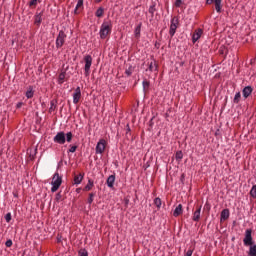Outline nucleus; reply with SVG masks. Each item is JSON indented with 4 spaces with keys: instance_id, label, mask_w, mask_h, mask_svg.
<instances>
[{
    "instance_id": "obj_1",
    "label": "nucleus",
    "mask_w": 256,
    "mask_h": 256,
    "mask_svg": "<svg viewBox=\"0 0 256 256\" xmlns=\"http://www.w3.org/2000/svg\"><path fill=\"white\" fill-rule=\"evenodd\" d=\"M65 141L67 143H71L73 141V133L68 132L65 135V132H58L54 137V143H58V145H65Z\"/></svg>"
},
{
    "instance_id": "obj_2",
    "label": "nucleus",
    "mask_w": 256,
    "mask_h": 256,
    "mask_svg": "<svg viewBox=\"0 0 256 256\" xmlns=\"http://www.w3.org/2000/svg\"><path fill=\"white\" fill-rule=\"evenodd\" d=\"M63 183V178L59 175V172H56L54 175H53V178H52V182H51V185H52V188H51V192L52 193H55L59 190V187H61V184Z\"/></svg>"
},
{
    "instance_id": "obj_3",
    "label": "nucleus",
    "mask_w": 256,
    "mask_h": 256,
    "mask_svg": "<svg viewBox=\"0 0 256 256\" xmlns=\"http://www.w3.org/2000/svg\"><path fill=\"white\" fill-rule=\"evenodd\" d=\"M113 24L111 22H104L100 27V38L107 39V35L111 33Z\"/></svg>"
},
{
    "instance_id": "obj_4",
    "label": "nucleus",
    "mask_w": 256,
    "mask_h": 256,
    "mask_svg": "<svg viewBox=\"0 0 256 256\" xmlns=\"http://www.w3.org/2000/svg\"><path fill=\"white\" fill-rule=\"evenodd\" d=\"M84 71H85V76L89 77L90 73H91V65H93V57L91 55H86L84 57Z\"/></svg>"
},
{
    "instance_id": "obj_5",
    "label": "nucleus",
    "mask_w": 256,
    "mask_h": 256,
    "mask_svg": "<svg viewBox=\"0 0 256 256\" xmlns=\"http://www.w3.org/2000/svg\"><path fill=\"white\" fill-rule=\"evenodd\" d=\"M65 39H67V34H65V31L60 30L56 38V49H61L65 45Z\"/></svg>"
},
{
    "instance_id": "obj_6",
    "label": "nucleus",
    "mask_w": 256,
    "mask_h": 256,
    "mask_svg": "<svg viewBox=\"0 0 256 256\" xmlns=\"http://www.w3.org/2000/svg\"><path fill=\"white\" fill-rule=\"evenodd\" d=\"M252 233H253V230L251 229H247L245 232L243 243L246 247L253 245V236L251 235Z\"/></svg>"
},
{
    "instance_id": "obj_7",
    "label": "nucleus",
    "mask_w": 256,
    "mask_h": 256,
    "mask_svg": "<svg viewBox=\"0 0 256 256\" xmlns=\"http://www.w3.org/2000/svg\"><path fill=\"white\" fill-rule=\"evenodd\" d=\"M105 147H107V141L100 139L96 145V154L103 155V153H105Z\"/></svg>"
},
{
    "instance_id": "obj_8",
    "label": "nucleus",
    "mask_w": 256,
    "mask_h": 256,
    "mask_svg": "<svg viewBox=\"0 0 256 256\" xmlns=\"http://www.w3.org/2000/svg\"><path fill=\"white\" fill-rule=\"evenodd\" d=\"M178 24H179V20L177 18H172L171 25H170V31H169V34L171 35V37H173V35H175V33L177 31Z\"/></svg>"
},
{
    "instance_id": "obj_9",
    "label": "nucleus",
    "mask_w": 256,
    "mask_h": 256,
    "mask_svg": "<svg viewBox=\"0 0 256 256\" xmlns=\"http://www.w3.org/2000/svg\"><path fill=\"white\" fill-rule=\"evenodd\" d=\"M203 35V29L199 28L195 30V32L192 35V43H197L199 39H201V36Z\"/></svg>"
},
{
    "instance_id": "obj_10",
    "label": "nucleus",
    "mask_w": 256,
    "mask_h": 256,
    "mask_svg": "<svg viewBox=\"0 0 256 256\" xmlns=\"http://www.w3.org/2000/svg\"><path fill=\"white\" fill-rule=\"evenodd\" d=\"M81 99V87H77L75 89V93L73 94V103L74 105H77Z\"/></svg>"
},
{
    "instance_id": "obj_11",
    "label": "nucleus",
    "mask_w": 256,
    "mask_h": 256,
    "mask_svg": "<svg viewBox=\"0 0 256 256\" xmlns=\"http://www.w3.org/2000/svg\"><path fill=\"white\" fill-rule=\"evenodd\" d=\"M223 0H206L207 5H211L212 3H215V9L217 13H221V2Z\"/></svg>"
},
{
    "instance_id": "obj_12",
    "label": "nucleus",
    "mask_w": 256,
    "mask_h": 256,
    "mask_svg": "<svg viewBox=\"0 0 256 256\" xmlns=\"http://www.w3.org/2000/svg\"><path fill=\"white\" fill-rule=\"evenodd\" d=\"M252 93H253V87L251 86H246L242 90V95L244 99H247L249 95H251Z\"/></svg>"
},
{
    "instance_id": "obj_13",
    "label": "nucleus",
    "mask_w": 256,
    "mask_h": 256,
    "mask_svg": "<svg viewBox=\"0 0 256 256\" xmlns=\"http://www.w3.org/2000/svg\"><path fill=\"white\" fill-rule=\"evenodd\" d=\"M107 186L110 189H113V186L115 185V174L110 175L106 180Z\"/></svg>"
},
{
    "instance_id": "obj_14",
    "label": "nucleus",
    "mask_w": 256,
    "mask_h": 256,
    "mask_svg": "<svg viewBox=\"0 0 256 256\" xmlns=\"http://www.w3.org/2000/svg\"><path fill=\"white\" fill-rule=\"evenodd\" d=\"M182 214H183V205L179 204V205L175 208V210H174V212H173V216H174V217H179V215H182Z\"/></svg>"
},
{
    "instance_id": "obj_15",
    "label": "nucleus",
    "mask_w": 256,
    "mask_h": 256,
    "mask_svg": "<svg viewBox=\"0 0 256 256\" xmlns=\"http://www.w3.org/2000/svg\"><path fill=\"white\" fill-rule=\"evenodd\" d=\"M227 219H229V209H224L220 214V221H227Z\"/></svg>"
},
{
    "instance_id": "obj_16",
    "label": "nucleus",
    "mask_w": 256,
    "mask_h": 256,
    "mask_svg": "<svg viewBox=\"0 0 256 256\" xmlns=\"http://www.w3.org/2000/svg\"><path fill=\"white\" fill-rule=\"evenodd\" d=\"M201 219V206H198L193 215V221H199Z\"/></svg>"
},
{
    "instance_id": "obj_17",
    "label": "nucleus",
    "mask_w": 256,
    "mask_h": 256,
    "mask_svg": "<svg viewBox=\"0 0 256 256\" xmlns=\"http://www.w3.org/2000/svg\"><path fill=\"white\" fill-rule=\"evenodd\" d=\"M83 177H85V174H78L74 177V184L80 185L81 181H83Z\"/></svg>"
},
{
    "instance_id": "obj_18",
    "label": "nucleus",
    "mask_w": 256,
    "mask_h": 256,
    "mask_svg": "<svg viewBox=\"0 0 256 256\" xmlns=\"http://www.w3.org/2000/svg\"><path fill=\"white\" fill-rule=\"evenodd\" d=\"M57 109V99H53L50 102V108H49V113H53Z\"/></svg>"
},
{
    "instance_id": "obj_19",
    "label": "nucleus",
    "mask_w": 256,
    "mask_h": 256,
    "mask_svg": "<svg viewBox=\"0 0 256 256\" xmlns=\"http://www.w3.org/2000/svg\"><path fill=\"white\" fill-rule=\"evenodd\" d=\"M157 68H158V66H157V62L155 60H153L149 63V66H148L149 71H151V72L157 71Z\"/></svg>"
},
{
    "instance_id": "obj_20",
    "label": "nucleus",
    "mask_w": 256,
    "mask_h": 256,
    "mask_svg": "<svg viewBox=\"0 0 256 256\" xmlns=\"http://www.w3.org/2000/svg\"><path fill=\"white\" fill-rule=\"evenodd\" d=\"M81 7H83V0H78L77 5L74 10L75 15H79V13H80L79 9Z\"/></svg>"
},
{
    "instance_id": "obj_21",
    "label": "nucleus",
    "mask_w": 256,
    "mask_h": 256,
    "mask_svg": "<svg viewBox=\"0 0 256 256\" xmlns=\"http://www.w3.org/2000/svg\"><path fill=\"white\" fill-rule=\"evenodd\" d=\"M142 85H143V91L144 93H147V91H149V87L151 85V83L149 81H147V79H145L143 82H142Z\"/></svg>"
},
{
    "instance_id": "obj_22",
    "label": "nucleus",
    "mask_w": 256,
    "mask_h": 256,
    "mask_svg": "<svg viewBox=\"0 0 256 256\" xmlns=\"http://www.w3.org/2000/svg\"><path fill=\"white\" fill-rule=\"evenodd\" d=\"M33 95H35V92L33 91V87L30 86L26 91V97L27 99H33Z\"/></svg>"
},
{
    "instance_id": "obj_23",
    "label": "nucleus",
    "mask_w": 256,
    "mask_h": 256,
    "mask_svg": "<svg viewBox=\"0 0 256 256\" xmlns=\"http://www.w3.org/2000/svg\"><path fill=\"white\" fill-rule=\"evenodd\" d=\"M135 37L139 39L141 37V23L134 30Z\"/></svg>"
},
{
    "instance_id": "obj_24",
    "label": "nucleus",
    "mask_w": 256,
    "mask_h": 256,
    "mask_svg": "<svg viewBox=\"0 0 256 256\" xmlns=\"http://www.w3.org/2000/svg\"><path fill=\"white\" fill-rule=\"evenodd\" d=\"M93 180H88V184L84 187V191H91V189H93Z\"/></svg>"
},
{
    "instance_id": "obj_25",
    "label": "nucleus",
    "mask_w": 256,
    "mask_h": 256,
    "mask_svg": "<svg viewBox=\"0 0 256 256\" xmlns=\"http://www.w3.org/2000/svg\"><path fill=\"white\" fill-rule=\"evenodd\" d=\"M248 255H250V256H256V245H251V246H250Z\"/></svg>"
},
{
    "instance_id": "obj_26",
    "label": "nucleus",
    "mask_w": 256,
    "mask_h": 256,
    "mask_svg": "<svg viewBox=\"0 0 256 256\" xmlns=\"http://www.w3.org/2000/svg\"><path fill=\"white\" fill-rule=\"evenodd\" d=\"M104 13H105V9H103V7H100L97 9L95 15H96V17H103Z\"/></svg>"
},
{
    "instance_id": "obj_27",
    "label": "nucleus",
    "mask_w": 256,
    "mask_h": 256,
    "mask_svg": "<svg viewBox=\"0 0 256 256\" xmlns=\"http://www.w3.org/2000/svg\"><path fill=\"white\" fill-rule=\"evenodd\" d=\"M149 13H151L152 17L153 15H155V11H157V8H156V4L153 3L150 7H149Z\"/></svg>"
},
{
    "instance_id": "obj_28",
    "label": "nucleus",
    "mask_w": 256,
    "mask_h": 256,
    "mask_svg": "<svg viewBox=\"0 0 256 256\" xmlns=\"http://www.w3.org/2000/svg\"><path fill=\"white\" fill-rule=\"evenodd\" d=\"M133 71V66H129V68L125 70V75H127V77H131V75H133Z\"/></svg>"
},
{
    "instance_id": "obj_29",
    "label": "nucleus",
    "mask_w": 256,
    "mask_h": 256,
    "mask_svg": "<svg viewBox=\"0 0 256 256\" xmlns=\"http://www.w3.org/2000/svg\"><path fill=\"white\" fill-rule=\"evenodd\" d=\"M175 159L176 161H181V159H183V151L181 150L177 151L175 155Z\"/></svg>"
},
{
    "instance_id": "obj_30",
    "label": "nucleus",
    "mask_w": 256,
    "mask_h": 256,
    "mask_svg": "<svg viewBox=\"0 0 256 256\" xmlns=\"http://www.w3.org/2000/svg\"><path fill=\"white\" fill-rule=\"evenodd\" d=\"M41 21H42L41 14L35 15V20H34L35 25H41Z\"/></svg>"
},
{
    "instance_id": "obj_31",
    "label": "nucleus",
    "mask_w": 256,
    "mask_h": 256,
    "mask_svg": "<svg viewBox=\"0 0 256 256\" xmlns=\"http://www.w3.org/2000/svg\"><path fill=\"white\" fill-rule=\"evenodd\" d=\"M250 196L252 197V199H256V184L252 186L250 190Z\"/></svg>"
},
{
    "instance_id": "obj_32",
    "label": "nucleus",
    "mask_w": 256,
    "mask_h": 256,
    "mask_svg": "<svg viewBox=\"0 0 256 256\" xmlns=\"http://www.w3.org/2000/svg\"><path fill=\"white\" fill-rule=\"evenodd\" d=\"M65 75V72L59 74L58 83H60V85L63 84V81H65Z\"/></svg>"
},
{
    "instance_id": "obj_33",
    "label": "nucleus",
    "mask_w": 256,
    "mask_h": 256,
    "mask_svg": "<svg viewBox=\"0 0 256 256\" xmlns=\"http://www.w3.org/2000/svg\"><path fill=\"white\" fill-rule=\"evenodd\" d=\"M234 103H239V101H241V92H237L234 96Z\"/></svg>"
},
{
    "instance_id": "obj_34",
    "label": "nucleus",
    "mask_w": 256,
    "mask_h": 256,
    "mask_svg": "<svg viewBox=\"0 0 256 256\" xmlns=\"http://www.w3.org/2000/svg\"><path fill=\"white\" fill-rule=\"evenodd\" d=\"M161 204H162L161 198L157 197V198L154 199V205H156V207H157L158 209L161 208Z\"/></svg>"
},
{
    "instance_id": "obj_35",
    "label": "nucleus",
    "mask_w": 256,
    "mask_h": 256,
    "mask_svg": "<svg viewBox=\"0 0 256 256\" xmlns=\"http://www.w3.org/2000/svg\"><path fill=\"white\" fill-rule=\"evenodd\" d=\"M78 256H89V253L85 249H80L78 251Z\"/></svg>"
},
{
    "instance_id": "obj_36",
    "label": "nucleus",
    "mask_w": 256,
    "mask_h": 256,
    "mask_svg": "<svg viewBox=\"0 0 256 256\" xmlns=\"http://www.w3.org/2000/svg\"><path fill=\"white\" fill-rule=\"evenodd\" d=\"M126 137L127 139L131 137V127H129V124L126 125Z\"/></svg>"
},
{
    "instance_id": "obj_37",
    "label": "nucleus",
    "mask_w": 256,
    "mask_h": 256,
    "mask_svg": "<svg viewBox=\"0 0 256 256\" xmlns=\"http://www.w3.org/2000/svg\"><path fill=\"white\" fill-rule=\"evenodd\" d=\"M63 199V195L61 194V191L56 194L55 201L59 203Z\"/></svg>"
},
{
    "instance_id": "obj_38",
    "label": "nucleus",
    "mask_w": 256,
    "mask_h": 256,
    "mask_svg": "<svg viewBox=\"0 0 256 256\" xmlns=\"http://www.w3.org/2000/svg\"><path fill=\"white\" fill-rule=\"evenodd\" d=\"M93 197H95V193H90L87 201L88 204L91 205L93 203Z\"/></svg>"
},
{
    "instance_id": "obj_39",
    "label": "nucleus",
    "mask_w": 256,
    "mask_h": 256,
    "mask_svg": "<svg viewBox=\"0 0 256 256\" xmlns=\"http://www.w3.org/2000/svg\"><path fill=\"white\" fill-rule=\"evenodd\" d=\"M5 221H6V223H11V213H7L5 215Z\"/></svg>"
},
{
    "instance_id": "obj_40",
    "label": "nucleus",
    "mask_w": 256,
    "mask_h": 256,
    "mask_svg": "<svg viewBox=\"0 0 256 256\" xmlns=\"http://www.w3.org/2000/svg\"><path fill=\"white\" fill-rule=\"evenodd\" d=\"M5 245H6V247H12V246H13V240H12V239H8V240L5 242Z\"/></svg>"
},
{
    "instance_id": "obj_41",
    "label": "nucleus",
    "mask_w": 256,
    "mask_h": 256,
    "mask_svg": "<svg viewBox=\"0 0 256 256\" xmlns=\"http://www.w3.org/2000/svg\"><path fill=\"white\" fill-rule=\"evenodd\" d=\"M37 1H38V0H31V1L29 2L30 7H37Z\"/></svg>"
},
{
    "instance_id": "obj_42",
    "label": "nucleus",
    "mask_w": 256,
    "mask_h": 256,
    "mask_svg": "<svg viewBox=\"0 0 256 256\" xmlns=\"http://www.w3.org/2000/svg\"><path fill=\"white\" fill-rule=\"evenodd\" d=\"M77 151V146H71L69 149V153H75Z\"/></svg>"
},
{
    "instance_id": "obj_43",
    "label": "nucleus",
    "mask_w": 256,
    "mask_h": 256,
    "mask_svg": "<svg viewBox=\"0 0 256 256\" xmlns=\"http://www.w3.org/2000/svg\"><path fill=\"white\" fill-rule=\"evenodd\" d=\"M183 1L182 0H176L175 7H181Z\"/></svg>"
},
{
    "instance_id": "obj_44",
    "label": "nucleus",
    "mask_w": 256,
    "mask_h": 256,
    "mask_svg": "<svg viewBox=\"0 0 256 256\" xmlns=\"http://www.w3.org/2000/svg\"><path fill=\"white\" fill-rule=\"evenodd\" d=\"M184 256H193V249H189Z\"/></svg>"
},
{
    "instance_id": "obj_45",
    "label": "nucleus",
    "mask_w": 256,
    "mask_h": 256,
    "mask_svg": "<svg viewBox=\"0 0 256 256\" xmlns=\"http://www.w3.org/2000/svg\"><path fill=\"white\" fill-rule=\"evenodd\" d=\"M35 153H37V149L34 150V154H30L31 159H35Z\"/></svg>"
},
{
    "instance_id": "obj_46",
    "label": "nucleus",
    "mask_w": 256,
    "mask_h": 256,
    "mask_svg": "<svg viewBox=\"0 0 256 256\" xmlns=\"http://www.w3.org/2000/svg\"><path fill=\"white\" fill-rule=\"evenodd\" d=\"M22 105H23V103L22 102H19L18 104H17V109H21V107H22Z\"/></svg>"
},
{
    "instance_id": "obj_47",
    "label": "nucleus",
    "mask_w": 256,
    "mask_h": 256,
    "mask_svg": "<svg viewBox=\"0 0 256 256\" xmlns=\"http://www.w3.org/2000/svg\"><path fill=\"white\" fill-rule=\"evenodd\" d=\"M178 65H179L180 67H183V65H185V62H183V61H182V62H179Z\"/></svg>"
},
{
    "instance_id": "obj_48",
    "label": "nucleus",
    "mask_w": 256,
    "mask_h": 256,
    "mask_svg": "<svg viewBox=\"0 0 256 256\" xmlns=\"http://www.w3.org/2000/svg\"><path fill=\"white\" fill-rule=\"evenodd\" d=\"M57 242L61 243V237H59V235L57 236Z\"/></svg>"
},
{
    "instance_id": "obj_49",
    "label": "nucleus",
    "mask_w": 256,
    "mask_h": 256,
    "mask_svg": "<svg viewBox=\"0 0 256 256\" xmlns=\"http://www.w3.org/2000/svg\"><path fill=\"white\" fill-rule=\"evenodd\" d=\"M155 47L157 48V49H159V43H155Z\"/></svg>"
},
{
    "instance_id": "obj_50",
    "label": "nucleus",
    "mask_w": 256,
    "mask_h": 256,
    "mask_svg": "<svg viewBox=\"0 0 256 256\" xmlns=\"http://www.w3.org/2000/svg\"><path fill=\"white\" fill-rule=\"evenodd\" d=\"M150 125H153V118L150 120Z\"/></svg>"
},
{
    "instance_id": "obj_51",
    "label": "nucleus",
    "mask_w": 256,
    "mask_h": 256,
    "mask_svg": "<svg viewBox=\"0 0 256 256\" xmlns=\"http://www.w3.org/2000/svg\"><path fill=\"white\" fill-rule=\"evenodd\" d=\"M1 155H3V150H0V157H1Z\"/></svg>"
},
{
    "instance_id": "obj_52",
    "label": "nucleus",
    "mask_w": 256,
    "mask_h": 256,
    "mask_svg": "<svg viewBox=\"0 0 256 256\" xmlns=\"http://www.w3.org/2000/svg\"><path fill=\"white\" fill-rule=\"evenodd\" d=\"M76 191H77V193H79V191H81V188H78Z\"/></svg>"
},
{
    "instance_id": "obj_53",
    "label": "nucleus",
    "mask_w": 256,
    "mask_h": 256,
    "mask_svg": "<svg viewBox=\"0 0 256 256\" xmlns=\"http://www.w3.org/2000/svg\"><path fill=\"white\" fill-rule=\"evenodd\" d=\"M96 1H97V3H101L102 0H96Z\"/></svg>"
},
{
    "instance_id": "obj_54",
    "label": "nucleus",
    "mask_w": 256,
    "mask_h": 256,
    "mask_svg": "<svg viewBox=\"0 0 256 256\" xmlns=\"http://www.w3.org/2000/svg\"><path fill=\"white\" fill-rule=\"evenodd\" d=\"M184 177H185V175H184V174H182V179H184Z\"/></svg>"
},
{
    "instance_id": "obj_55",
    "label": "nucleus",
    "mask_w": 256,
    "mask_h": 256,
    "mask_svg": "<svg viewBox=\"0 0 256 256\" xmlns=\"http://www.w3.org/2000/svg\"><path fill=\"white\" fill-rule=\"evenodd\" d=\"M184 177H185V175H184V174H182V179H184Z\"/></svg>"
},
{
    "instance_id": "obj_56",
    "label": "nucleus",
    "mask_w": 256,
    "mask_h": 256,
    "mask_svg": "<svg viewBox=\"0 0 256 256\" xmlns=\"http://www.w3.org/2000/svg\"><path fill=\"white\" fill-rule=\"evenodd\" d=\"M166 117H169V114L166 113Z\"/></svg>"
}]
</instances>
